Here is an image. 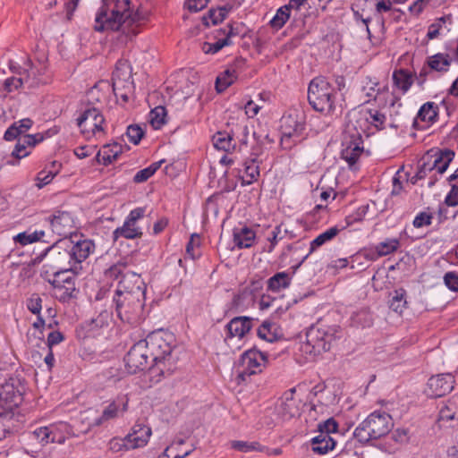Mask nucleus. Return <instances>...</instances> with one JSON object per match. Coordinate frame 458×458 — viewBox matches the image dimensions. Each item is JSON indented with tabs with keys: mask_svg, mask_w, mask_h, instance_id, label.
<instances>
[{
	"mask_svg": "<svg viewBox=\"0 0 458 458\" xmlns=\"http://www.w3.org/2000/svg\"><path fill=\"white\" fill-rule=\"evenodd\" d=\"M90 239H64L47 249L50 265L56 269L54 273L73 276L81 275L88 267L89 256L95 250Z\"/></svg>",
	"mask_w": 458,
	"mask_h": 458,
	"instance_id": "f257e3e1",
	"label": "nucleus"
},
{
	"mask_svg": "<svg viewBox=\"0 0 458 458\" xmlns=\"http://www.w3.org/2000/svg\"><path fill=\"white\" fill-rule=\"evenodd\" d=\"M110 277L122 279L119 281L115 291L114 301L115 303V311L118 318L129 324L137 323L142 314L145 300V285L143 281L137 277L135 284L132 287L127 285L130 276L136 277L133 272L127 271L123 273L121 265H114L108 270Z\"/></svg>",
	"mask_w": 458,
	"mask_h": 458,
	"instance_id": "f03ea898",
	"label": "nucleus"
},
{
	"mask_svg": "<svg viewBox=\"0 0 458 458\" xmlns=\"http://www.w3.org/2000/svg\"><path fill=\"white\" fill-rule=\"evenodd\" d=\"M174 341L172 334L162 330L152 332L143 339L151 357L152 365L149 369L153 374L170 375L175 369L176 359L173 355Z\"/></svg>",
	"mask_w": 458,
	"mask_h": 458,
	"instance_id": "7ed1b4c3",
	"label": "nucleus"
},
{
	"mask_svg": "<svg viewBox=\"0 0 458 458\" xmlns=\"http://www.w3.org/2000/svg\"><path fill=\"white\" fill-rule=\"evenodd\" d=\"M130 0H102L95 16L94 30L98 32L117 31L125 26Z\"/></svg>",
	"mask_w": 458,
	"mask_h": 458,
	"instance_id": "20e7f679",
	"label": "nucleus"
},
{
	"mask_svg": "<svg viewBox=\"0 0 458 458\" xmlns=\"http://www.w3.org/2000/svg\"><path fill=\"white\" fill-rule=\"evenodd\" d=\"M393 427L394 421L390 414L374 411L358 425L352 435L358 442L367 444L386 436Z\"/></svg>",
	"mask_w": 458,
	"mask_h": 458,
	"instance_id": "39448f33",
	"label": "nucleus"
},
{
	"mask_svg": "<svg viewBox=\"0 0 458 458\" xmlns=\"http://www.w3.org/2000/svg\"><path fill=\"white\" fill-rule=\"evenodd\" d=\"M308 101L315 111L326 114H333L337 108L335 88L322 76L316 77L310 82Z\"/></svg>",
	"mask_w": 458,
	"mask_h": 458,
	"instance_id": "423d86ee",
	"label": "nucleus"
},
{
	"mask_svg": "<svg viewBox=\"0 0 458 458\" xmlns=\"http://www.w3.org/2000/svg\"><path fill=\"white\" fill-rule=\"evenodd\" d=\"M280 123L281 146L283 148L291 149L304 139L305 122L297 111L283 115Z\"/></svg>",
	"mask_w": 458,
	"mask_h": 458,
	"instance_id": "0eeeda50",
	"label": "nucleus"
},
{
	"mask_svg": "<svg viewBox=\"0 0 458 458\" xmlns=\"http://www.w3.org/2000/svg\"><path fill=\"white\" fill-rule=\"evenodd\" d=\"M336 327H311L306 334V343L302 345L306 352L313 355L330 350L333 342L337 338Z\"/></svg>",
	"mask_w": 458,
	"mask_h": 458,
	"instance_id": "6e6552de",
	"label": "nucleus"
},
{
	"mask_svg": "<svg viewBox=\"0 0 458 458\" xmlns=\"http://www.w3.org/2000/svg\"><path fill=\"white\" fill-rule=\"evenodd\" d=\"M267 363L266 353L255 348L245 351L235 367L238 383L247 381L250 376L262 372Z\"/></svg>",
	"mask_w": 458,
	"mask_h": 458,
	"instance_id": "1a4fd4ad",
	"label": "nucleus"
},
{
	"mask_svg": "<svg viewBox=\"0 0 458 458\" xmlns=\"http://www.w3.org/2000/svg\"><path fill=\"white\" fill-rule=\"evenodd\" d=\"M454 152L450 149L437 150L434 154H427L419 162L417 178L424 179L428 173L436 171L443 174L454 159Z\"/></svg>",
	"mask_w": 458,
	"mask_h": 458,
	"instance_id": "9d476101",
	"label": "nucleus"
},
{
	"mask_svg": "<svg viewBox=\"0 0 458 458\" xmlns=\"http://www.w3.org/2000/svg\"><path fill=\"white\" fill-rule=\"evenodd\" d=\"M25 386L18 377H10L0 386V406L15 413L22 403Z\"/></svg>",
	"mask_w": 458,
	"mask_h": 458,
	"instance_id": "9b49d317",
	"label": "nucleus"
},
{
	"mask_svg": "<svg viewBox=\"0 0 458 458\" xmlns=\"http://www.w3.org/2000/svg\"><path fill=\"white\" fill-rule=\"evenodd\" d=\"M125 367L129 373L135 374L152 365L148 349L143 340L134 344L124 357Z\"/></svg>",
	"mask_w": 458,
	"mask_h": 458,
	"instance_id": "f8f14e48",
	"label": "nucleus"
},
{
	"mask_svg": "<svg viewBox=\"0 0 458 458\" xmlns=\"http://www.w3.org/2000/svg\"><path fill=\"white\" fill-rule=\"evenodd\" d=\"M53 286V295L62 302H68L76 297V286L74 276L53 273V278L49 279Z\"/></svg>",
	"mask_w": 458,
	"mask_h": 458,
	"instance_id": "ddd939ff",
	"label": "nucleus"
},
{
	"mask_svg": "<svg viewBox=\"0 0 458 458\" xmlns=\"http://www.w3.org/2000/svg\"><path fill=\"white\" fill-rule=\"evenodd\" d=\"M105 119L100 111L96 107H88L82 111L77 118V125L81 129L83 133L103 131L102 124Z\"/></svg>",
	"mask_w": 458,
	"mask_h": 458,
	"instance_id": "4468645a",
	"label": "nucleus"
},
{
	"mask_svg": "<svg viewBox=\"0 0 458 458\" xmlns=\"http://www.w3.org/2000/svg\"><path fill=\"white\" fill-rule=\"evenodd\" d=\"M47 219L53 233L59 236H67L75 229L74 217L71 212L55 210Z\"/></svg>",
	"mask_w": 458,
	"mask_h": 458,
	"instance_id": "2eb2a0df",
	"label": "nucleus"
},
{
	"mask_svg": "<svg viewBox=\"0 0 458 458\" xmlns=\"http://www.w3.org/2000/svg\"><path fill=\"white\" fill-rule=\"evenodd\" d=\"M454 384V377L450 373L432 376L428 381L427 394L432 398L444 396L453 390Z\"/></svg>",
	"mask_w": 458,
	"mask_h": 458,
	"instance_id": "dca6fc26",
	"label": "nucleus"
},
{
	"mask_svg": "<svg viewBox=\"0 0 458 458\" xmlns=\"http://www.w3.org/2000/svg\"><path fill=\"white\" fill-rule=\"evenodd\" d=\"M238 33L239 32L231 24H228L225 28L216 31V42L202 43L201 50L205 54H216L224 47L230 46L232 44L231 38L238 35Z\"/></svg>",
	"mask_w": 458,
	"mask_h": 458,
	"instance_id": "f3484780",
	"label": "nucleus"
},
{
	"mask_svg": "<svg viewBox=\"0 0 458 458\" xmlns=\"http://www.w3.org/2000/svg\"><path fill=\"white\" fill-rule=\"evenodd\" d=\"M259 320L257 318L242 316L232 318L225 326L226 336L225 341L233 337L242 339L246 334L250 332L255 323Z\"/></svg>",
	"mask_w": 458,
	"mask_h": 458,
	"instance_id": "a211bd4d",
	"label": "nucleus"
},
{
	"mask_svg": "<svg viewBox=\"0 0 458 458\" xmlns=\"http://www.w3.org/2000/svg\"><path fill=\"white\" fill-rule=\"evenodd\" d=\"M295 389L285 392L280 400L277 412L283 420H290L301 413V401L294 397Z\"/></svg>",
	"mask_w": 458,
	"mask_h": 458,
	"instance_id": "6ab92c4d",
	"label": "nucleus"
},
{
	"mask_svg": "<svg viewBox=\"0 0 458 458\" xmlns=\"http://www.w3.org/2000/svg\"><path fill=\"white\" fill-rule=\"evenodd\" d=\"M128 403L129 399L126 395L118 396L103 409L101 416L96 420L95 424L101 425L124 413L128 410Z\"/></svg>",
	"mask_w": 458,
	"mask_h": 458,
	"instance_id": "aec40b11",
	"label": "nucleus"
},
{
	"mask_svg": "<svg viewBox=\"0 0 458 458\" xmlns=\"http://www.w3.org/2000/svg\"><path fill=\"white\" fill-rule=\"evenodd\" d=\"M437 105L434 102H427L421 106L414 118L413 127L418 130L426 129L437 121Z\"/></svg>",
	"mask_w": 458,
	"mask_h": 458,
	"instance_id": "412c9836",
	"label": "nucleus"
},
{
	"mask_svg": "<svg viewBox=\"0 0 458 458\" xmlns=\"http://www.w3.org/2000/svg\"><path fill=\"white\" fill-rule=\"evenodd\" d=\"M23 437L27 445L30 448H35L37 445L42 447L53 443L49 426L39 427L34 430L28 431L24 434Z\"/></svg>",
	"mask_w": 458,
	"mask_h": 458,
	"instance_id": "4be33fe9",
	"label": "nucleus"
},
{
	"mask_svg": "<svg viewBox=\"0 0 458 458\" xmlns=\"http://www.w3.org/2000/svg\"><path fill=\"white\" fill-rule=\"evenodd\" d=\"M150 435V428L141 424L134 425L131 432L126 436L129 448L135 449L146 445Z\"/></svg>",
	"mask_w": 458,
	"mask_h": 458,
	"instance_id": "5701e85b",
	"label": "nucleus"
},
{
	"mask_svg": "<svg viewBox=\"0 0 458 458\" xmlns=\"http://www.w3.org/2000/svg\"><path fill=\"white\" fill-rule=\"evenodd\" d=\"M41 133L27 134L18 139V141L12 152V156L16 158H22L27 157L30 152L27 151L28 147H34L36 144L43 140Z\"/></svg>",
	"mask_w": 458,
	"mask_h": 458,
	"instance_id": "b1692460",
	"label": "nucleus"
},
{
	"mask_svg": "<svg viewBox=\"0 0 458 458\" xmlns=\"http://www.w3.org/2000/svg\"><path fill=\"white\" fill-rule=\"evenodd\" d=\"M49 428L51 430L52 441L56 444H64L67 438L79 436L73 429V427L64 421L51 424Z\"/></svg>",
	"mask_w": 458,
	"mask_h": 458,
	"instance_id": "393cba45",
	"label": "nucleus"
},
{
	"mask_svg": "<svg viewBox=\"0 0 458 458\" xmlns=\"http://www.w3.org/2000/svg\"><path fill=\"white\" fill-rule=\"evenodd\" d=\"M338 233L339 229L336 226L330 227L327 231L318 235L313 241H311L310 244L309 253L302 258L299 264L293 267V273L301 267V265L305 261V259L309 257L310 253H312L318 248L324 245L326 242L333 240L338 234Z\"/></svg>",
	"mask_w": 458,
	"mask_h": 458,
	"instance_id": "a878e982",
	"label": "nucleus"
},
{
	"mask_svg": "<svg viewBox=\"0 0 458 458\" xmlns=\"http://www.w3.org/2000/svg\"><path fill=\"white\" fill-rule=\"evenodd\" d=\"M233 235L234 245L239 249L251 247L256 238L255 232L247 226L234 228Z\"/></svg>",
	"mask_w": 458,
	"mask_h": 458,
	"instance_id": "bb28decb",
	"label": "nucleus"
},
{
	"mask_svg": "<svg viewBox=\"0 0 458 458\" xmlns=\"http://www.w3.org/2000/svg\"><path fill=\"white\" fill-rule=\"evenodd\" d=\"M335 445L336 440L330 435L318 434L310 440L311 449L318 454H326L333 450Z\"/></svg>",
	"mask_w": 458,
	"mask_h": 458,
	"instance_id": "cd10ccee",
	"label": "nucleus"
},
{
	"mask_svg": "<svg viewBox=\"0 0 458 458\" xmlns=\"http://www.w3.org/2000/svg\"><path fill=\"white\" fill-rule=\"evenodd\" d=\"M131 78V67L126 60H120L116 64L115 70L113 72V89L117 96L118 83L127 81Z\"/></svg>",
	"mask_w": 458,
	"mask_h": 458,
	"instance_id": "c85d7f7f",
	"label": "nucleus"
},
{
	"mask_svg": "<svg viewBox=\"0 0 458 458\" xmlns=\"http://www.w3.org/2000/svg\"><path fill=\"white\" fill-rule=\"evenodd\" d=\"M292 283V276L287 272H278L271 276L267 282V291L272 293H279L287 289Z\"/></svg>",
	"mask_w": 458,
	"mask_h": 458,
	"instance_id": "c756f323",
	"label": "nucleus"
},
{
	"mask_svg": "<svg viewBox=\"0 0 458 458\" xmlns=\"http://www.w3.org/2000/svg\"><path fill=\"white\" fill-rule=\"evenodd\" d=\"M30 118H24L18 122H14L4 132V139L7 141L17 139L21 134L28 131L33 125Z\"/></svg>",
	"mask_w": 458,
	"mask_h": 458,
	"instance_id": "7c9ffc66",
	"label": "nucleus"
},
{
	"mask_svg": "<svg viewBox=\"0 0 458 458\" xmlns=\"http://www.w3.org/2000/svg\"><path fill=\"white\" fill-rule=\"evenodd\" d=\"M452 64V58L448 54L437 53L427 58V64L430 70L446 72Z\"/></svg>",
	"mask_w": 458,
	"mask_h": 458,
	"instance_id": "2f4dec72",
	"label": "nucleus"
},
{
	"mask_svg": "<svg viewBox=\"0 0 458 458\" xmlns=\"http://www.w3.org/2000/svg\"><path fill=\"white\" fill-rule=\"evenodd\" d=\"M244 175L242 177V185H250L259 177V165L256 157L244 161Z\"/></svg>",
	"mask_w": 458,
	"mask_h": 458,
	"instance_id": "473e14b6",
	"label": "nucleus"
},
{
	"mask_svg": "<svg viewBox=\"0 0 458 458\" xmlns=\"http://www.w3.org/2000/svg\"><path fill=\"white\" fill-rule=\"evenodd\" d=\"M142 235V231L136 225V223L131 222L129 219H125L123 225L118 227L114 231V237H123L126 239L140 238Z\"/></svg>",
	"mask_w": 458,
	"mask_h": 458,
	"instance_id": "72a5a7b5",
	"label": "nucleus"
},
{
	"mask_svg": "<svg viewBox=\"0 0 458 458\" xmlns=\"http://www.w3.org/2000/svg\"><path fill=\"white\" fill-rule=\"evenodd\" d=\"M121 146L118 144H114L113 146H106L103 150L98 152L96 158L99 164H103L104 165H108L112 162L117 159L119 154L121 153Z\"/></svg>",
	"mask_w": 458,
	"mask_h": 458,
	"instance_id": "f704fd0d",
	"label": "nucleus"
},
{
	"mask_svg": "<svg viewBox=\"0 0 458 458\" xmlns=\"http://www.w3.org/2000/svg\"><path fill=\"white\" fill-rule=\"evenodd\" d=\"M213 144L214 147L219 150H224L225 152H229L232 149L235 148V142L233 140V135L231 131H218L213 136Z\"/></svg>",
	"mask_w": 458,
	"mask_h": 458,
	"instance_id": "c9c22d12",
	"label": "nucleus"
},
{
	"mask_svg": "<svg viewBox=\"0 0 458 458\" xmlns=\"http://www.w3.org/2000/svg\"><path fill=\"white\" fill-rule=\"evenodd\" d=\"M257 335L260 339L273 343L278 338L277 327L275 323L269 320H265L259 327Z\"/></svg>",
	"mask_w": 458,
	"mask_h": 458,
	"instance_id": "e433bc0d",
	"label": "nucleus"
},
{
	"mask_svg": "<svg viewBox=\"0 0 458 458\" xmlns=\"http://www.w3.org/2000/svg\"><path fill=\"white\" fill-rule=\"evenodd\" d=\"M45 232L43 230H27L22 233L16 234L13 237V241L16 243L21 244V246H25L27 244H30L36 242H39L44 238Z\"/></svg>",
	"mask_w": 458,
	"mask_h": 458,
	"instance_id": "4c0bfd02",
	"label": "nucleus"
},
{
	"mask_svg": "<svg viewBox=\"0 0 458 458\" xmlns=\"http://www.w3.org/2000/svg\"><path fill=\"white\" fill-rule=\"evenodd\" d=\"M15 413L10 410H4L0 406V440L6 437L13 428Z\"/></svg>",
	"mask_w": 458,
	"mask_h": 458,
	"instance_id": "58836bf2",
	"label": "nucleus"
},
{
	"mask_svg": "<svg viewBox=\"0 0 458 458\" xmlns=\"http://www.w3.org/2000/svg\"><path fill=\"white\" fill-rule=\"evenodd\" d=\"M399 247L400 242L398 239H386V241L381 242L375 246L376 253L374 255H376V257H372V259L389 255L396 251Z\"/></svg>",
	"mask_w": 458,
	"mask_h": 458,
	"instance_id": "ea45409f",
	"label": "nucleus"
},
{
	"mask_svg": "<svg viewBox=\"0 0 458 458\" xmlns=\"http://www.w3.org/2000/svg\"><path fill=\"white\" fill-rule=\"evenodd\" d=\"M292 9L284 4L276 10V14L270 20L269 24L275 30H280L290 19Z\"/></svg>",
	"mask_w": 458,
	"mask_h": 458,
	"instance_id": "a19ab883",
	"label": "nucleus"
},
{
	"mask_svg": "<svg viewBox=\"0 0 458 458\" xmlns=\"http://www.w3.org/2000/svg\"><path fill=\"white\" fill-rule=\"evenodd\" d=\"M237 75L234 69L228 68L223 73L217 76L216 80V89L217 92H223L231 86L236 80Z\"/></svg>",
	"mask_w": 458,
	"mask_h": 458,
	"instance_id": "79ce46f5",
	"label": "nucleus"
},
{
	"mask_svg": "<svg viewBox=\"0 0 458 458\" xmlns=\"http://www.w3.org/2000/svg\"><path fill=\"white\" fill-rule=\"evenodd\" d=\"M362 151V147H360L357 143L351 142L342 150L341 157L352 166L357 162Z\"/></svg>",
	"mask_w": 458,
	"mask_h": 458,
	"instance_id": "37998d69",
	"label": "nucleus"
},
{
	"mask_svg": "<svg viewBox=\"0 0 458 458\" xmlns=\"http://www.w3.org/2000/svg\"><path fill=\"white\" fill-rule=\"evenodd\" d=\"M405 295L406 292L404 289L400 288L395 290L390 300V309L398 314H402L407 304Z\"/></svg>",
	"mask_w": 458,
	"mask_h": 458,
	"instance_id": "c03bdc74",
	"label": "nucleus"
},
{
	"mask_svg": "<svg viewBox=\"0 0 458 458\" xmlns=\"http://www.w3.org/2000/svg\"><path fill=\"white\" fill-rule=\"evenodd\" d=\"M233 142H239L241 146H246L250 134L249 127L244 123H239L231 129Z\"/></svg>",
	"mask_w": 458,
	"mask_h": 458,
	"instance_id": "a18cd8bd",
	"label": "nucleus"
},
{
	"mask_svg": "<svg viewBox=\"0 0 458 458\" xmlns=\"http://www.w3.org/2000/svg\"><path fill=\"white\" fill-rule=\"evenodd\" d=\"M393 81L395 87L406 92L412 84L411 75L404 70L395 71L393 73Z\"/></svg>",
	"mask_w": 458,
	"mask_h": 458,
	"instance_id": "49530a36",
	"label": "nucleus"
},
{
	"mask_svg": "<svg viewBox=\"0 0 458 458\" xmlns=\"http://www.w3.org/2000/svg\"><path fill=\"white\" fill-rule=\"evenodd\" d=\"M351 320L357 327H369L372 324V317L369 310L362 308L357 311H353L351 315Z\"/></svg>",
	"mask_w": 458,
	"mask_h": 458,
	"instance_id": "de8ad7c7",
	"label": "nucleus"
},
{
	"mask_svg": "<svg viewBox=\"0 0 458 458\" xmlns=\"http://www.w3.org/2000/svg\"><path fill=\"white\" fill-rule=\"evenodd\" d=\"M166 110L164 106H157L149 113V122L154 129H159L165 123Z\"/></svg>",
	"mask_w": 458,
	"mask_h": 458,
	"instance_id": "09e8293b",
	"label": "nucleus"
},
{
	"mask_svg": "<svg viewBox=\"0 0 458 458\" xmlns=\"http://www.w3.org/2000/svg\"><path fill=\"white\" fill-rule=\"evenodd\" d=\"M232 8L233 6L231 4H225L216 9H210L208 11V19L212 24H217L227 17Z\"/></svg>",
	"mask_w": 458,
	"mask_h": 458,
	"instance_id": "8fccbe9b",
	"label": "nucleus"
},
{
	"mask_svg": "<svg viewBox=\"0 0 458 458\" xmlns=\"http://www.w3.org/2000/svg\"><path fill=\"white\" fill-rule=\"evenodd\" d=\"M131 3L130 2L129 4V16L125 22V27H131L135 25L136 27H139L147 19V13H143L140 10L133 11L131 6Z\"/></svg>",
	"mask_w": 458,
	"mask_h": 458,
	"instance_id": "3c124183",
	"label": "nucleus"
},
{
	"mask_svg": "<svg viewBox=\"0 0 458 458\" xmlns=\"http://www.w3.org/2000/svg\"><path fill=\"white\" fill-rule=\"evenodd\" d=\"M231 447L242 453H249L251 451H261L260 445L258 442H246L240 440H233L230 443Z\"/></svg>",
	"mask_w": 458,
	"mask_h": 458,
	"instance_id": "603ef678",
	"label": "nucleus"
},
{
	"mask_svg": "<svg viewBox=\"0 0 458 458\" xmlns=\"http://www.w3.org/2000/svg\"><path fill=\"white\" fill-rule=\"evenodd\" d=\"M386 115L377 110H369L366 120L377 129H383L386 122Z\"/></svg>",
	"mask_w": 458,
	"mask_h": 458,
	"instance_id": "864d4df0",
	"label": "nucleus"
},
{
	"mask_svg": "<svg viewBox=\"0 0 458 458\" xmlns=\"http://www.w3.org/2000/svg\"><path fill=\"white\" fill-rule=\"evenodd\" d=\"M338 428V424L333 418H329L327 420L318 423V431L320 435H330L332 433H336Z\"/></svg>",
	"mask_w": 458,
	"mask_h": 458,
	"instance_id": "5fc2aeb1",
	"label": "nucleus"
},
{
	"mask_svg": "<svg viewBox=\"0 0 458 458\" xmlns=\"http://www.w3.org/2000/svg\"><path fill=\"white\" fill-rule=\"evenodd\" d=\"M143 135L144 131L140 126L133 124L127 127L126 136L128 137L130 142L135 145L139 144Z\"/></svg>",
	"mask_w": 458,
	"mask_h": 458,
	"instance_id": "6e6d98bb",
	"label": "nucleus"
},
{
	"mask_svg": "<svg viewBox=\"0 0 458 458\" xmlns=\"http://www.w3.org/2000/svg\"><path fill=\"white\" fill-rule=\"evenodd\" d=\"M26 306L31 313L35 315H39L42 310V299L38 293H33L27 300Z\"/></svg>",
	"mask_w": 458,
	"mask_h": 458,
	"instance_id": "4d7b16f0",
	"label": "nucleus"
},
{
	"mask_svg": "<svg viewBox=\"0 0 458 458\" xmlns=\"http://www.w3.org/2000/svg\"><path fill=\"white\" fill-rule=\"evenodd\" d=\"M55 176V171H49L44 169L40 171L36 177V186L38 189L43 188L45 185L48 184Z\"/></svg>",
	"mask_w": 458,
	"mask_h": 458,
	"instance_id": "13d9d810",
	"label": "nucleus"
},
{
	"mask_svg": "<svg viewBox=\"0 0 458 458\" xmlns=\"http://www.w3.org/2000/svg\"><path fill=\"white\" fill-rule=\"evenodd\" d=\"M445 285L452 292H458V273L446 272L443 276Z\"/></svg>",
	"mask_w": 458,
	"mask_h": 458,
	"instance_id": "bf43d9fd",
	"label": "nucleus"
},
{
	"mask_svg": "<svg viewBox=\"0 0 458 458\" xmlns=\"http://www.w3.org/2000/svg\"><path fill=\"white\" fill-rule=\"evenodd\" d=\"M433 216L427 212H420L413 219L412 225L415 228L430 225L432 224Z\"/></svg>",
	"mask_w": 458,
	"mask_h": 458,
	"instance_id": "052dcab7",
	"label": "nucleus"
},
{
	"mask_svg": "<svg viewBox=\"0 0 458 458\" xmlns=\"http://www.w3.org/2000/svg\"><path fill=\"white\" fill-rule=\"evenodd\" d=\"M109 449L114 453H118L123 450H131L128 445V442L126 441V437L124 438H113L109 442Z\"/></svg>",
	"mask_w": 458,
	"mask_h": 458,
	"instance_id": "680f3d73",
	"label": "nucleus"
},
{
	"mask_svg": "<svg viewBox=\"0 0 458 458\" xmlns=\"http://www.w3.org/2000/svg\"><path fill=\"white\" fill-rule=\"evenodd\" d=\"M445 203L449 207L458 205V181L452 184V189L445 199Z\"/></svg>",
	"mask_w": 458,
	"mask_h": 458,
	"instance_id": "e2e57ef3",
	"label": "nucleus"
},
{
	"mask_svg": "<svg viewBox=\"0 0 458 458\" xmlns=\"http://www.w3.org/2000/svg\"><path fill=\"white\" fill-rule=\"evenodd\" d=\"M23 83V80L21 78L11 77L4 81L3 84L4 90L6 93L12 92L13 89H19Z\"/></svg>",
	"mask_w": 458,
	"mask_h": 458,
	"instance_id": "0e129e2a",
	"label": "nucleus"
},
{
	"mask_svg": "<svg viewBox=\"0 0 458 458\" xmlns=\"http://www.w3.org/2000/svg\"><path fill=\"white\" fill-rule=\"evenodd\" d=\"M209 0H186L185 6L190 12L197 13L204 9Z\"/></svg>",
	"mask_w": 458,
	"mask_h": 458,
	"instance_id": "69168bd1",
	"label": "nucleus"
},
{
	"mask_svg": "<svg viewBox=\"0 0 458 458\" xmlns=\"http://www.w3.org/2000/svg\"><path fill=\"white\" fill-rule=\"evenodd\" d=\"M108 313L103 312L96 318H93L90 323V329L102 328L108 326Z\"/></svg>",
	"mask_w": 458,
	"mask_h": 458,
	"instance_id": "338daca9",
	"label": "nucleus"
},
{
	"mask_svg": "<svg viewBox=\"0 0 458 458\" xmlns=\"http://www.w3.org/2000/svg\"><path fill=\"white\" fill-rule=\"evenodd\" d=\"M445 17H441L437 22L431 24L428 27L427 37L429 39L436 38L439 35V30H440L441 27H442V24L445 23Z\"/></svg>",
	"mask_w": 458,
	"mask_h": 458,
	"instance_id": "774afa93",
	"label": "nucleus"
}]
</instances>
